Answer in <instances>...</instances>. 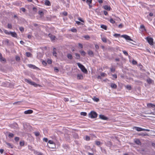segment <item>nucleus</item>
Here are the masks:
<instances>
[{
  "label": "nucleus",
  "instance_id": "obj_3",
  "mask_svg": "<svg viewBox=\"0 0 155 155\" xmlns=\"http://www.w3.org/2000/svg\"><path fill=\"white\" fill-rule=\"evenodd\" d=\"M77 64L79 68H81L82 72L85 73H87V70L83 65L81 64L80 63H77Z\"/></svg>",
  "mask_w": 155,
  "mask_h": 155
},
{
  "label": "nucleus",
  "instance_id": "obj_11",
  "mask_svg": "<svg viewBox=\"0 0 155 155\" xmlns=\"http://www.w3.org/2000/svg\"><path fill=\"white\" fill-rule=\"evenodd\" d=\"M77 78L78 80H82L83 78V76L81 74H78L77 75Z\"/></svg>",
  "mask_w": 155,
  "mask_h": 155
},
{
  "label": "nucleus",
  "instance_id": "obj_29",
  "mask_svg": "<svg viewBox=\"0 0 155 155\" xmlns=\"http://www.w3.org/2000/svg\"><path fill=\"white\" fill-rule=\"evenodd\" d=\"M45 4L46 5L49 6L50 5V3L48 1L46 0L45 2Z\"/></svg>",
  "mask_w": 155,
  "mask_h": 155
},
{
  "label": "nucleus",
  "instance_id": "obj_28",
  "mask_svg": "<svg viewBox=\"0 0 155 155\" xmlns=\"http://www.w3.org/2000/svg\"><path fill=\"white\" fill-rule=\"evenodd\" d=\"M67 56V57L69 59H71L72 58V55L71 54H68Z\"/></svg>",
  "mask_w": 155,
  "mask_h": 155
},
{
  "label": "nucleus",
  "instance_id": "obj_30",
  "mask_svg": "<svg viewBox=\"0 0 155 155\" xmlns=\"http://www.w3.org/2000/svg\"><path fill=\"white\" fill-rule=\"evenodd\" d=\"M139 136H148V135L147 134H138Z\"/></svg>",
  "mask_w": 155,
  "mask_h": 155
},
{
  "label": "nucleus",
  "instance_id": "obj_9",
  "mask_svg": "<svg viewBox=\"0 0 155 155\" xmlns=\"http://www.w3.org/2000/svg\"><path fill=\"white\" fill-rule=\"evenodd\" d=\"M0 60L1 62L2 63H5L6 62V60L5 59L3 58L1 54H0Z\"/></svg>",
  "mask_w": 155,
  "mask_h": 155
},
{
  "label": "nucleus",
  "instance_id": "obj_52",
  "mask_svg": "<svg viewBox=\"0 0 155 155\" xmlns=\"http://www.w3.org/2000/svg\"><path fill=\"white\" fill-rule=\"evenodd\" d=\"M34 134L36 136H39V133L37 132H34Z\"/></svg>",
  "mask_w": 155,
  "mask_h": 155
},
{
  "label": "nucleus",
  "instance_id": "obj_54",
  "mask_svg": "<svg viewBox=\"0 0 155 155\" xmlns=\"http://www.w3.org/2000/svg\"><path fill=\"white\" fill-rule=\"evenodd\" d=\"M123 52L124 54L126 55H128V54L127 52L125 51H123Z\"/></svg>",
  "mask_w": 155,
  "mask_h": 155
},
{
  "label": "nucleus",
  "instance_id": "obj_38",
  "mask_svg": "<svg viewBox=\"0 0 155 155\" xmlns=\"http://www.w3.org/2000/svg\"><path fill=\"white\" fill-rule=\"evenodd\" d=\"M95 143L98 146L99 145L101 144V143L99 141H95Z\"/></svg>",
  "mask_w": 155,
  "mask_h": 155
},
{
  "label": "nucleus",
  "instance_id": "obj_43",
  "mask_svg": "<svg viewBox=\"0 0 155 155\" xmlns=\"http://www.w3.org/2000/svg\"><path fill=\"white\" fill-rule=\"evenodd\" d=\"M71 31L73 32H76L77 30L75 28H73L71 29Z\"/></svg>",
  "mask_w": 155,
  "mask_h": 155
},
{
  "label": "nucleus",
  "instance_id": "obj_8",
  "mask_svg": "<svg viewBox=\"0 0 155 155\" xmlns=\"http://www.w3.org/2000/svg\"><path fill=\"white\" fill-rule=\"evenodd\" d=\"M99 117L100 119L103 120H107L108 118L107 117L105 116L104 115L100 114L99 115Z\"/></svg>",
  "mask_w": 155,
  "mask_h": 155
},
{
  "label": "nucleus",
  "instance_id": "obj_37",
  "mask_svg": "<svg viewBox=\"0 0 155 155\" xmlns=\"http://www.w3.org/2000/svg\"><path fill=\"white\" fill-rule=\"evenodd\" d=\"M110 22L112 24H114L115 22V21L112 18L110 19Z\"/></svg>",
  "mask_w": 155,
  "mask_h": 155
},
{
  "label": "nucleus",
  "instance_id": "obj_48",
  "mask_svg": "<svg viewBox=\"0 0 155 155\" xmlns=\"http://www.w3.org/2000/svg\"><path fill=\"white\" fill-rule=\"evenodd\" d=\"M16 60L17 61H19L20 60V58L18 56L16 57Z\"/></svg>",
  "mask_w": 155,
  "mask_h": 155
},
{
  "label": "nucleus",
  "instance_id": "obj_51",
  "mask_svg": "<svg viewBox=\"0 0 155 155\" xmlns=\"http://www.w3.org/2000/svg\"><path fill=\"white\" fill-rule=\"evenodd\" d=\"M132 63L133 64H136L137 63V62L134 60H133L132 61Z\"/></svg>",
  "mask_w": 155,
  "mask_h": 155
},
{
  "label": "nucleus",
  "instance_id": "obj_23",
  "mask_svg": "<svg viewBox=\"0 0 155 155\" xmlns=\"http://www.w3.org/2000/svg\"><path fill=\"white\" fill-rule=\"evenodd\" d=\"M147 81L148 84H151L152 83L153 81L150 78H149L147 79Z\"/></svg>",
  "mask_w": 155,
  "mask_h": 155
},
{
  "label": "nucleus",
  "instance_id": "obj_13",
  "mask_svg": "<svg viewBox=\"0 0 155 155\" xmlns=\"http://www.w3.org/2000/svg\"><path fill=\"white\" fill-rule=\"evenodd\" d=\"M48 36L52 41L55 40L56 38L53 35L51 34H49L48 35Z\"/></svg>",
  "mask_w": 155,
  "mask_h": 155
},
{
  "label": "nucleus",
  "instance_id": "obj_46",
  "mask_svg": "<svg viewBox=\"0 0 155 155\" xmlns=\"http://www.w3.org/2000/svg\"><path fill=\"white\" fill-rule=\"evenodd\" d=\"M85 140L87 141H88L90 140V138L88 136H86L85 137Z\"/></svg>",
  "mask_w": 155,
  "mask_h": 155
},
{
  "label": "nucleus",
  "instance_id": "obj_56",
  "mask_svg": "<svg viewBox=\"0 0 155 155\" xmlns=\"http://www.w3.org/2000/svg\"><path fill=\"white\" fill-rule=\"evenodd\" d=\"M21 10L22 12H25V11H26V9H25V8H21Z\"/></svg>",
  "mask_w": 155,
  "mask_h": 155
},
{
  "label": "nucleus",
  "instance_id": "obj_10",
  "mask_svg": "<svg viewBox=\"0 0 155 155\" xmlns=\"http://www.w3.org/2000/svg\"><path fill=\"white\" fill-rule=\"evenodd\" d=\"M147 106L149 107H152L155 110V105L151 103H148L147 104Z\"/></svg>",
  "mask_w": 155,
  "mask_h": 155
},
{
  "label": "nucleus",
  "instance_id": "obj_33",
  "mask_svg": "<svg viewBox=\"0 0 155 155\" xmlns=\"http://www.w3.org/2000/svg\"><path fill=\"white\" fill-rule=\"evenodd\" d=\"M6 144L8 145V146L9 147H11V148H13V145H12L11 144V143H6Z\"/></svg>",
  "mask_w": 155,
  "mask_h": 155
},
{
  "label": "nucleus",
  "instance_id": "obj_19",
  "mask_svg": "<svg viewBox=\"0 0 155 155\" xmlns=\"http://www.w3.org/2000/svg\"><path fill=\"white\" fill-rule=\"evenodd\" d=\"M135 142L137 144L140 145L141 142H140V140L138 139H135Z\"/></svg>",
  "mask_w": 155,
  "mask_h": 155
},
{
  "label": "nucleus",
  "instance_id": "obj_14",
  "mask_svg": "<svg viewBox=\"0 0 155 155\" xmlns=\"http://www.w3.org/2000/svg\"><path fill=\"white\" fill-rule=\"evenodd\" d=\"M28 66L30 68L35 69L38 68L36 67L35 65L31 64H28Z\"/></svg>",
  "mask_w": 155,
  "mask_h": 155
},
{
  "label": "nucleus",
  "instance_id": "obj_61",
  "mask_svg": "<svg viewBox=\"0 0 155 155\" xmlns=\"http://www.w3.org/2000/svg\"><path fill=\"white\" fill-rule=\"evenodd\" d=\"M123 25L122 24H121L119 25L118 27L119 28H121L123 27Z\"/></svg>",
  "mask_w": 155,
  "mask_h": 155
},
{
  "label": "nucleus",
  "instance_id": "obj_41",
  "mask_svg": "<svg viewBox=\"0 0 155 155\" xmlns=\"http://www.w3.org/2000/svg\"><path fill=\"white\" fill-rule=\"evenodd\" d=\"M19 29L20 31L21 32H23L24 31V28L22 27H20L19 28Z\"/></svg>",
  "mask_w": 155,
  "mask_h": 155
},
{
  "label": "nucleus",
  "instance_id": "obj_60",
  "mask_svg": "<svg viewBox=\"0 0 155 155\" xmlns=\"http://www.w3.org/2000/svg\"><path fill=\"white\" fill-rule=\"evenodd\" d=\"M63 14L65 15V16H66L67 15H68V13H67L66 12H64L63 13Z\"/></svg>",
  "mask_w": 155,
  "mask_h": 155
},
{
  "label": "nucleus",
  "instance_id": "obj_6",
  "mask_svg": "<svg viewBox=\"0 0 155 155\" xmlns=\"http://www.w3.org/2000/svg\"><path fill=\"white\" fill-rule=\"evenodd\" d=\"M146 39L150 45H153V39L152 38L147 37L146 38Z\"/></svg>",
  "mask_w": 155,
  "mask_h": 155
},
{
  "label": "nucleus",
  "instance_id": "obj_24",
  "mask_svg": "<svg viewBox=\"0 0 155 155\" xmlns=\"http://www.w3.org/2000/svg\"><path fill=\"white\" fill-rule=\"evenodd\" d=\"M80 52L81 55L83 56H84L86 54L85 52L83 51H80Z\"/></svg>",
  "mask_w": 155,
  "mask_h": 155
},
{
  "label": "nucleus",
  "instance_id": "obj_20",
  "mask_svg": "<svg viewBox=\"0 0 155 155\" xmlns=\"http://www.w3.org/2000/svg\"><path fill=\"white\" fill-rule=\"evenodd\" d=\"M125 87L127 90H130L132 89L131 86L130 85H127L125 86Z\"/></svg>",
  "mask_w": 155,
  "mask_h": 155
},
{
  "label": "nucleus",
  "instance_id": "obj_7",
  "mask_svg": "<svg viewBox=\"0 0 155 155\" xmlns=\"http://www.w3.org/2000/svg\"><path fill=\"white\" fill-rule=\"evenodd\" d=\"M121 37H122L124 38H125L127 40H128L130 41H133L134 42L135 41H133L129 36L127 35H124L121 36Z\"/></svg>",
  "mask_w": 155,
  "mask_h": 155
},
{
  "label": "nucleus",
  "instance_id": "obj_15",
  "mask_svg": "<svg viewBox=\"0 0 155 155\" xmlns=\"http://www.w3.org/2000/svg\"><path fill=\"white\" fill-rule=\"evenodd\" d=\"M10 34L13 37H17V34L15 32H10Z\"/></svg>",
  "mask_w": 155,
  "mask_h": 155
},
{
  "label": "nucleus",
  "instance_id": "obj_2",
  "mask_svg": "<svg viewBox=\"0 0 155 155\" xmlns=\"http://www.w3.org/2000/svg\"><path fill=\"white\" fill-rule=\"evenodd\" d=\"M88 115L89 117L92 118H94L97 117V114L94 111H92L88 114Z\"/></svg>",
  "mask_w": 155,
  "mask_h": 155
},
{
  "label": "nucleus",
  "instance_id": "obj_16",
  "mask_svg": "<svg viewBox=\"0 0 155 155\" xmlns=\"http://www.w3.org/2000/svg\"><path fill=\"white\" fill-rule=\"evenodd\" d=\"M52 54L53 56H54L55 57H57V53L56 52V48H54L53 49V51L52 52Z\"/></svg>",
  "mask_w": 155,
  "mask_h": 155
},
{
  "label": "nucleus",
  "instance_id": "obj_21",
  "mask_svg": "<svg viewBox=\"0 0 155 155\" xmlns=\"http://www.w3.org/2000/svg\"><path fill=\"white\" fill-rule=\"evenodd\" d=\"M88 53L91 56H93L94 55L93 52L91 50H89L88 51Z\"/></svg>",
  "mask_w": 155,
  "mask_h": 155
},
{
  "label": "nucleus",
  "instance_id": "obj_12",
  "mask_svg": "<svg viewBox=\"0 0 155 155\" xmlns=\"http://www.w3.org/2000/svg\"><path fill=\"white\" fill-rule=\"evenodd\" d=\"M33 111L31 110H29L24 112V114H30L32 113Z\"/></svg>",
  "mask_w": 155,
  "mask_h": 155
},
{
  "label": "nucleus",
  "instance_id": "obj_26",
  "mask_svg": "<svg viewBox=\"0 0 155 155\" xmlns=\"http://www.w3.org/2000/svg\"><path fill=\"white\" fill-rule=\"evenodd\" d=\"M26 56L28 57H31L32 55L29 52H26Z\"/></svg>",
  "mask_w": 155,
  "mask_h": 155
},
{
  "label": "nucleus",
  "instance_id": "obj_4",
  "mask_svg": "<svg viewBox=\"0 0 155 155\" xmlns=\"http://www.w3.org/2000/svg\"><path fill=\"white\" fill-rule=\"evenodd\" d=\"M25 82L35 87H37L38 86V84H36L35 82L32 81L31 80L29 79H25Z\"/></svg>",
  "mask_w": 155,
  "mask_h": 155
},
{
  "label": "nucleus",
  "instance_id": "obj_42",
  "mask_svg": "<svg viewBox=\"0 0 155 155\" xmlns=\"http://www.w3.org/2000/svg\"><path fill=\"white\" fill-rule=\"evenodd\" d=\"M8 28L10 29H12V26L11 24H8Z\"/></svg>",
  "mask_w": 155,
  "mask_h": 155
},
{
  "label": "nucleus",
  "instance_id": "obj_45",
  "mask_svg": "<svg viewBox=\"0 0 155 155\" xmlns=\"http://www.w3.org/2000/svg\"><path fill=\"white\" fill-rule=\"evenodd\" d=\"M19 137H15V140L16 141H18L19 140Z\"/></svg>",
  "mask_w": 155,
  "mask_h": 155
},
{
  "label": "nucleus",
  "instance_id": "obj_35",
  "mask_svg": "<svg viewBox=\"0 0 155 155\" xmlns=\"http://www.w3.org/2000/svg\"><path fill=\"white\" fill-rule=\"evenodd\" d=\"M84 37L87 40H89L90 38V36L88 35L84 36Z\"/></svg>",
  "mask_w": 155,
  "mask_h": 155
},
{
  "label": "nucleus",
  "instance_id": "obj_58",
  "mask_svg": "<svg viewBox=\"0 0 155 155\" xmlns=\"http://www.w3.org/2000/svg\"><path fill=\"white\" fill-rule=\"evenodd\" d=\"M42 64H43L45 66H46V65H47V63L45 61H42Z\"/></svg>",
  "mask_w": 155,
  "mask_h": 155
},
{
  "label": "nucleus",
  "instance_id": "obj_18",
  "mask_svg": "<svg viewBox=\"0 0 155 155\" xmlns=\"http://www.w3.org/2000/svg\"><path fill=\"white\" fill-rule=\"evenodd\" d=\"M111 87L113 88L116 89L117 87V85L114 83H112L110 84Z\"/></svg>",
  "mask_w": 155,
  "mask_h": 155
},
{
  "label": "nucleus",
  "instance_id": "obj_49",
  "mask_svg": "<svg viewBox=\"0 0 155 155\" xmlns=\"http://www.w3.org/2000/svg\"><path fill=\"white\" fill-rule=\"evenodd\" d=\"M47 62H48V64H50L52 63V60H50V59H48V60Z\"/></svg>",
  "mask_w": 155,
  "mask_h": 155
},
{
  "label": "nucleus",
  "instance_id": "obj_31",
  "mask_svg": "<svg viewBox=\"0 0 155 155\" xmlns=\"http://www.w3.org/2000/svg\"><path fill=\"white\" fill-rule=\"evenodd\" d=\"M81 115L83 116H86L87 115V114L86 112H81Z\"/></svg>",
  "mask_w": 155,
  "mask_h": 155
},
{
  "label": "nucleus",
  "instance_id": "obj_34",
  "mask_svg": "<svg viewBox=\"0 0 155 155\" xmlns=\"http://www.w3.org/2000/svg\"><path fill=\"white\" fill-rule=\"evenodd\" d=\"M14 136V134L12 133H9L8 134V137L10 138L13 137Z\"/></svg>",
  "mask_w": 155,
  "mask_h": 155
},
{
  "label": "nucleus",
  "instance_id": "obj_62",
  "mask_svg": "<svg viewBox=\"0 0 155 155\" xmlns=\"http://www.w3.org/2000/svg\"><path fill=\"white\" fill-rule=\"evenodd\" d=\"M4 32L6 34H10V32H8L7 31V30H5Z\"/></svg>",
  "mask_w": 155,
  "mask_h": 155
},
{
  "label": "nucleus",
  "instance_id": "obj_47",
  "mask_svg": "<svg viewBox=\"0 0 155 155\" xmlns=\"http://www.w3.org/2000/svg\"><path fill=\"white\" fill-rule=\"evenodd\" d=\"M86 2L88 4H91V3L92 0H87Z\"/></svg>",
  "mask_w": 155,
  "mask_h": 155
},
{
  "label": "nucleus",
  "instance_id": "obj_25",
  "mask_svg": "<svg viewBox=\"0 0 155 155\" xmlns=\"http://www.w3.org/2000/svg\"><path fill=\"white\" fill-rule=\"evenodd\" d=\"M2 85L4 86H8L10 85V83L7 82L6 83H2Z\"/></svg>",
  "mask_w": 155,
  "mask_h": 155
},
{
  "label": "nucleus",
  "instance_id": "obj_64",
  "mask_svg": "<svg viewBox=\"0 0 155 155\" xmlns=\"http://www.w3.org/2000/svg\"><path fill=\"white\" fill-rule=\"evenodd\" d=\"M4 151V150L2 149H0V152L1 153H2Z\"/></svg>",
  "mask_w": 155,
  "mask_h": 155
},
{
  "label": "nucleus",
  "instance_id": "obj_59",
  "mask_svg": "<svg viewBox=\"0 0 155 155\" xmlns=\"http://www.w3.org/2000/svg\"><path fill=\"white\" fill-rule=\"evenodd\" d=\"M64 100L65 101L67 102L68 101H69V99L68 98H64Z\"/></svg>",
  "mask_w": 155,
  "mask_h": 155
},
{
  "label": "nucleus",
  "instance_id": "obj_44",
  "mask_svg": "<svg viewBox=\"0 0 155 155\" xmlns=\"http://www.w3.org/2000/svg\"><path fill=\"white\" fill-rule=\"evenodd\" d=\"M54 71L56 72H58L59 71L58 69L56 67H55L54 68Z\"/></svg>",
  "mask_w": 155,
  "mask_h": 155
},
{
  "label": "nucleus",
  "instance_id": "obj_1",
  "mask_svg": "<svg viewBox=\"0 0 155 155\" xmlns=\"http://www.w3.org/2000/svg\"><path fill=\"white\" fill-rule=\"evenodd\" d=\"M49 147L51 149H54L56 148V145L55 143L51 140H49L48 144Z\"/></svg>",
  "mask_w": 155,
  "mask_h": 155
},
{
  "label": "nucleus",
  "instance_id": "obj_40",
  "mask_svg": "<svg viewBox=\"0 0 155 155\" xmlns=\"http://www.w3.org/2000/svg\"><path fill=\"white\" fill-rule=\"evenodd\" d=\"M101 77H104L106 76L107 75V74H105L104 73H101Z\"/></svg>",
  "mask_w": 155,
  "mask_h": 155
},
{
  "label": "nucleus",
  "instance_id": "obj_63",
  "mask_svg": "<svg viewBox=\"0 0 155 155\" xmlns=\"http://www.w3.org/2000/svg\"><path fill=\"white\" fill-rule=\"evenodd\" d=\"M110 70L111 72H114L115 71V69L113 68H112L110 69Z\"/></svg>",
  "mask_w": 155,
  "mask_h": 155
},
{
  "label": "nucleus",
  "instance_id": "obj_17",
  "mask_svg": "<svg viewBox=\"0 0 155 155\" xmlns=\"http://www.w3.org/2000/svg\"><path fill=\"white\" fill-rule=\"evenodd\" d=\"M104 8L107 11H110V7L107 5L104 6Z\"/></svg>",
  "mask_w": 155,
  "mask_h": 155
},
{
  "label": "nucleus",
  "instance_id": "obj_22",
  "mask_svg": "<svg viewBox=\"0 0 155 155\" xmlns=\"http://www.w3.org/2000/svg\"><path fill=\"white\" fill-rule=\"evenodd\" d=\"M92 99L94 101H96V102H98L99 101V98H97V97H94L92 98Z\"/></svg>",
  "mask_w": 155,
  "mask_h": 155
},
{
  "label": "nucleus",
  "instance_id": "obj_36",
  "mask_svg": "<svg viewBox=\"0 0 155 155\" xmlns=\"http://www.w3.org/2000/svg\"><path fill=\"white\" fill-rule=\"evenodd\" d=\"M75 56L76 57V58L78 59H79L80 58V55L79 54L77 53H75Z\"/></svg>",
  "mask_w": 155,
  "mask_h": 155
},
{
  "label": "nucleus",
  "instance_id": "obj_5",
  "mask_svg": "<svg viewBox=\"0 0 155 155\" xmlns=\"http://www.w3.org/2000/svg\"><path fill=\"white\" fill-rule=\"evenodd\" d=\"M133 129H135L137 131H144L146 130L147 131H149L150 130H149L148 129H142L141 128L138 127H133Z\"/></svg>",
  "mask_w": 155,
  "mask_h": 155
},
{
  "label": "nucleus",
  "instance_id": "obj_39",
  "mask_svg": "<svg viewBox=\"0 0 155 155\" xmlns=\"http://www.w3.org/2000/svg\"><path fill=\"white\" fill-rule=\"evenodd\" d=\"M102 40L104 42H107V39L106 38L103 37V38H102Z\"/></svg>",
  "mask_w": 155,
  "mask_h": 155
},
{
  "label": "nucleus",
  "instance_id": "obj_57",
  "mask_svg": "<svg viewBox=\"0 0 155 155\" xmlns=\"http://www.w3.org/2000/svg\"><path fill=\"white\" fill-rule=\"evenodd\" d=\"M140 28H143V29L144 30H146V29H145V27H144V25H141V26H140Z\"/></svg>",
  "mask_w": 155,
  "mask_h": 155
},
{
  "label": "nucleus",
  "instance_id": "obj_27",
  "mask_svg": "<svg viewBox=\"0 0 155 155\" xmlns=\"http://www.w3.org/2000/svg\"><path fill=\"white\" fill-rule=\"evenodd\" d=\"M44 13L43 12H39V18H42L44 15Z\"/></svg>",
  "mask_w": 155,
  "mask_h": 155
},
{
  "label": "nucleus",
  "instance_id": "obj_32",
  "mask_svg": "<svg viewBox=\"0 0 155 155\" xmlns=\"http://www.w3.org/2000/svg\"><path fill=\"white\" fill-rule=\"evenodd\" d=\"M101 28H102L104 29L105 30H107V26H106L104 25H101Z\"/></svg>",
  "mask_w": 155,
  "mask_h": 155
},
{
  "label": "nucleus",
  "instance_id": "obj_50",
  "mask_svg": "<svg viewBox=\"0 0 155 155\" xmlns=\"http://www.w3.org/2000/svg\"><path fill=\"white\" fill-rule=\"evenodd\" d=\"M20 145L21 146H23L24 145V142L23 141H21L20 143Z\"/></svg>",
  "mask_w": 155,
  "mask_h": 155
},
{
  "label": "nucleus",
  "instance_id": "obj_53",
  "mask_svg": "<svg viewBox=\"0 0 155 155\" xmlns=\"http://www.w3.org/2000/svg\"><path fill=\"white\" fill-rule=\"evenodd\" d=\"M150 114L151 115V116H150V117H154V116H155V114H154L152 112Z\"/></svg>",
  "mask_w": 155,
  "mask_h": 155
},
{
  "label": "nucleus",
  "instance_id": "obj_55",
  "mask_svg": "<svg viewBox=\"0 0 155 155\" xmlns=\"http://www.w3.org/2000/svg\"><path fill=\"white\" fill-rule=\"evenodd\" d=\"M33 11L36 12L37 11V9L35 7H33Z\"/></svg>",
  "mask_w": 155,
  "mask_h": 155
}]
</instances>
